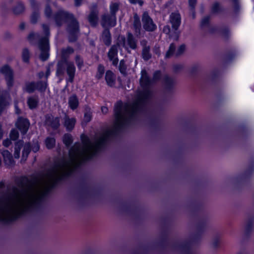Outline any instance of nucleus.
Wrapping results in <instances>:
<instances>
[{
  "instance_id": "obj_57",
  "label": "nucleus",
  "mask_w": 254,
  "mask_h": 254,
  "mask_svg": "<svg viewBox=\"0 0 254 254\" xmlns=\"http://www.w3.org/2000/svg\"><path fill=\"white\" fill-rule=\"evenodd\" d=\"M50 74V70L49 68H48L47 69L46 74V78H48V77L49 76Z\"/></svg>"
},
{
  "instance_id": "obj_42",
  "label": "nucleus",
  "mask_w": 254,
  "mask_h": 254,
  "mask_svg": "<svg viewBox=\"0 0 254 254\" xmlns=\"http://www.w3.org/2000/svg\"><path fill=\"white\" fill-rule=\"evenodd\" d=\"M185 47L184 45H181L180 46L179 48L178 49L176 53H175L176 55L177 56H178L180 55H181L185 51Z\"/></svg>"
},
{
  "instance_id": "obj_14",
  "label": "nucleus",
  "mask_w": 254,
  "mask_h": 254,
  "mask_svg": "<svg viewBox=\"0 0 254 254\" xmlns=\"http://www.w3.org/2000/svg\"><path fill=\"white\" fill-rule=\"evenodd\" d=\"M170 21L172 28L177 30L181 23V16L178 12L172 13L170 16Z\"/></svg>"
},
{
  "instance_id": "obj_46",
  "label": "nucleus",
  "mask_w": 254,
  "mask_h": 254,
  "mask_svg": "<svg viewBox=\"0 0 254 254\" xmlns=\"http://www.w3.org/2000/svg\"><path fill=\"white\" fill-rule=\"evenodd\" d=\"M38 36V35L37 34L31 33L29 35L28 38L30 41L32 42L33 39L37 38Z\"/></svg>"
},
{
  "instance_id": "obj_36",
  "label": "nucleus",
  "mask_w": 254,
  "mask_h": 254,
  "mask_svg": "<svg viewBox=\"0 0 254 254\" xmlns=\"http://www.w3.org/2000/svg\"><path fill=\"white\" fill-rule=\"evenodd\" d=\"M111 15H115L116 12L118 10L119 5L117 3H112L110 6Z\"/></svg>"
},
{
  "instance_id": "obj_32",
  "label": "nucleus",
  "mask_w": 254,
  "mask_h": 254,
  "mask_svg": "<svg viewBox=\"0 0 254 254\" xmlns=\"http://www.w3.org/2000/svg\"><path fill=\"white\" fill-rule=\"evenodd\" d=\"M22 57L23 62L25 63H28L30 58V53L28 49H23L22 54Z\"/></svg>"
},
{
  "instance_id": "obj_61",
  "label": "nucleus",
  "mask_w": 254,
  "mask_h": 254,
  "mask_svg": "<svg viewBox=\"0 0 254 254\" xmlns=\"http://www.w3.org/2000/svg\"><path fill=\"white\" fill-rule=\"evenodd\" d=\"M191 12H192V16L194 18L195 17V13H194V9H191Z\"/></svg>"
},
{
  "instance_id": "obj_7",
  "label": "nucleus",
  "mask_w": 254,
  "mask_h": 254,
  "mask_svg": "<svg viewBox=\"0 0 254 254\" xmlns=\"http://www.w3.org/2000/svg\"><path fill=\"white\" fill-rule=\"evenodd\" d=\"M142 21L144 29L147 31H153L157 28L156 24L146 12L142 15Z\"/></svg>"
},
{
  "instance_id": "obj_43",
  "label": "nucleus",
  "mask_w": 254,
  "mask_h": 254,
  "mask_svg": "<svg viewBox=\"0 0 254 254\" xmlns=\"http://www.w3.org/2000/svg\"><path fill=\"white\" fill-rule=\"evenodd\" d=\"M92 116L90 113H85L84 116V121L86 123L89 122L91 120Z\"/></svg>"
},
{
  "instance_id": "obj_10",
  "label": "nucleus",
  "mask_w": 254,
  "mask_h": 254,
  "mask_svg": "<svg viewBox=\"0 0 254 254\" xmlns=\"http://www.w3.org/2000/svg\"><path fill=\"white\" fill-rule=\"evenodd\" d=\"M116 23V17L115 15L105 14L103 15L101 21V25L104 27H113Z\"/></svg>"
},
{
  "instance_id": "obj_34",
  "label": "nucleus",
  "mask_w": 254,
  "mask_h": 254,
  "mask_svg": "<svg viewBox=\"0 0 254 254\" xmlns=\"http://www.w3.org/2000/svg\"><path fill=\"white\" fill-rule=\"evenodd\" d=\"M44 15L45 17L48 18H51L52 17V10L50 6L47 4L46 5L45 9H44Z\"/></svg>"
},
{
  "instance_id": "obj_59",
  "label": "nucleus",
  "mask_w": 254,
  "mask_h": 254,
  "mask_svg": "<svg viewBox=\"0 0 254 254\" xmlns=\"http://www.w3.org/2000/svg\"><path fill=\"white\" fill-rule=\"evenodd\" d=\"M15 110H16V113L18 114H20V110L18 109L16 104L15 105Z\"/></svg>"
},
{
  "instance_id": "obj_39",
  "label": "nucleus",
  "mask_w": 254,
  "mask_h": 254,
  "mask_svg": "<svg viewBox=\"0 0 254 254\" xmlns=\"http://www.w3.org/2000/svg\"><path fill=\"white\" fill-rule=\"evenodd\" d=\"M126 68L127 67L124 61L121 60L119 64V70L120 72L123 74H125L126 73Z\"/></svg>"
},
{
  "instance_id": "obj_51",
  "label": "nucleus",
  "mask_w": 254,
  "mask_h": 254,
  "mask_svg": "<svg viewBox=\"0 0 254 254\" xmlns=\"http://www.w3.org/2000/svg\"><path fill=\"white\" fill-rule=\"evenodd\" d=\"M141 45L143 47V48L144 47L147 46V41L145 40H143L140 42Z\"/></svg>"
},
{
  "instance_id": "obj_28",
  "label": "nucleus",
  "mask_w": 254,
  "mask_h": 254,
  "mask_svg": "<svg viewBox=\"0 0 254 254\" xmlns=\"http://www.w3.org/2000/svg\"><path fill=\"white\" fill-rule=\"evenodd\" d=\"M133 27L136 33H139L141 24L139 19L136 14L134 16Z\"/></svg>"
},
{
  "instance_id": "obj_15",
  "label": "nucleus",
  "mask_w": 254,
  "mask_h": 254,
  "mask_svg": "<svg viewBox=\"0 0 254 254\" xmlns=\"http://www.w3.org/2000/svg\"><path fill=\"white\" fill-rule=\"evenodd\" d=\"M5 164L8 166H11L14 164V161L10 152L8 150H4L1 152Z\"/></svg>"
},
{
  "instance_id": "obj_37",
  "label": "nucleus",
  "mask_w": 254,
  "mask_h": 254,
  "mask_svg": "<svg viewBox=\"0 0 254 254\" xmlns=\"http://www.w3.org/2000/svg\"><path fill=\"white\" fill-rule=\"evenodd\" d=\"M175 49V47L173 44H171L169 47V49L168 51L167 52L165 58H169L171 56L173 55V54L174 53Z\"/></svg>"
},
{
  "instance_id": "obj_30",
  "label": "nucleus",
  "mask_w": 254,
  "mask_h": 254,
  "mask_svg": "<svg viewBox=\"0 0 254 254\" xmlns=\"http://www.w3.org/2000/svg\"><path fill=\"white\" fill-rule=\"evenodd\" d=\"M36 84L37 87V90L41 92L45 91L47 86V82L45 81L37 82H36Z\"/></svg>"
},
{
  "instance_id": "obj_63",
  "label": "nucleus",
  "mask_w": 254,
  "mask_h": 254,
  "mask_svg": "<svg viewBox=\"0 0 254 254\" xmlns=\"http://www.w3.org/2000/svg\"><path fill=\"white\" fill-rule=\"evenodd\" d=\"M234 3H236L237 0H232Z\"/></svg>"
},
{
  "instance_id": "obj_2",
  "label": "nucleus",
  "mask_w": 254,
  "mask_h": 254,
  "mask_svg": "<svg viewBox=\"0 0 254 254\" xmlns=\"http://www.w3.org/2000/svg\"><path fill=\"white\" fill-rule=\"evenodd\" d=\"M54 18L56 24L58 26L61 25L64 22L68 23L67 30L69 34V40L70 42L74 41L79 32V25L73 15L60 9L55 14Z\"/></svg>"
},
{
  "instance_id": "obj_62",
  "label": "nucleus",
  "mask_w": 254,
  "mask_h": 254,
  "mask_svg": "<svg viewBox=\"0 0 254 254\" xmlns=\"http://www.w3.org/2000/svg\"><path fill=\"white\" fill-rule=\"evenodd\" d=\"M250 226L249 225V224H248L246 225V229L247 230H249V229H250Z\"/></svg>"
},
{
  "instance_id": "obj_41",
  "label": "nucleus",
  "mask_w": 254,
  "mask_h": 254,
  "mask_svg": "<svg viewBox=\"0 0 254 254\" xmlns=\"http://www.w3.org/2000/svg\"><path fill=\"white\" fill-rule=\"evenodd\" d=\"M164 80L166 84L168 86L173 85L174 83V80L168 76H165L164 77Z\"/></svg>"
},
{
  "instance_id": "obj_9",
  "label": "nucleus",
  "mask_w": 254,
  "mask_h": 254,
  "mask_svg": "<svg viewBox=\"0 0 254 254\" xmlns=\"http://www.w3.org/2000/svg\"><path fill=\"white\" fill-rule=\"evenodd\" d=\"M119 46V45L117 43V44L111 46L107 54L109 61L111 62L112 64L115 66L117 65L119 62L118 58Z\"/></svg>"
},
{
  "instance_id": "obj_4",
  "label": "nucleus",
  "mask_w": 254,
  "mask_h": 254,
  "mask_svg": "<svg viewBox=\"0 0 254 254\" xmlns=\"http://www.w3.org/2000/svg\"><path fill=\"white\" fill-rule=\"evenodd\" d=\"M118 43L127 50L128 49L135 50L137 48V40L130 32L127 33L126 38L123 36H119Z\"/></svg>"
},
{
  "instance_id": "obj_52",
  "label": "nucleus",
  "mask_w": 254,
  "mask_h": 254,
  "mask_svg": "<svg viewBox=\"0 0 254 254\" xmlns=\"http://www.w3.org/2000/svg\"><path fill=\"white\" fill-rule=\"evenodd\" d=\"M182 66L180 64H176L174 66V69L175 70L177 71L179 69L182 68Z\"/></svg>"
},
{
  "instance_id": "obj_31",
  "label": "nucleus",
  "mask_w": 254,
  "mask_h": 254,
  "mask_svg": "<svg viewBox=\"0 0 254 254\" xmlns=\"http://www.w3.org/2000/svg\"><path fill=\"white\" fill-rule=\"evenodd\" d=\"M72 136L70 134H65L63 137V142L66 146H69L72 143Z\"/></svg>"
},
{
  "instance_id": "obj_18",
  "label": "nucleus",
  "mask_w": 254,
  "mask_h": 254,
  "mask_svg": "<svg viewBox=\"0 0 254 254\" xmlns=\"http://www.w3.org/2000/svg\"><path fill=\"white\" fill-rule=\"evenodd\" d=\"M102 39L104 43L107 46H109L111 44V35L108 29H105L103 32Z\"/></svg>"
},
{
  "instance_id": "obj_54",
  "label": "nucleus",
  "mask_w": 254,
  "mask_h": 254,
  "mask_svg": "<svg viewBox=\"0 0 254 254\" xmlns=\"http://www.w3.org/2000/svg\"><path fill=\"white\" fill-rule=\"evenodd\" d=\"M20 29L24 30L25 27V24L24 23H21L19 26Z\"/></svg>"
},
{
  "instance_id": "obj_17",
  "label": "nucleus",
  "mask_w": 254,
  "mask_h": 254,
  "mask_svg": "<svg viewBox=\"0 0 254 254\" xmlns=\"http://www.w3.org/2000/svg\"><path fill=\"white\" fill-rule=\"evenodd\" d=\"M74 52V49L72 48L68 47L63 48L61 51V56L62 60L64 61H68L67 60L69 56Z\"/></svg>"
},
{
  "instance_id": "obj_29",
  "label": "nucleus",
  "mask_w": 254,
  "mask_h": 254,
  "mask_svg": "<svg viewBox=\"0 0 254 254\" xmlns=\"http://www.w3.org/2000/svg\"><path fill=\"white\" fill-rule=\"evenodd\" d=\"M149 47H144L142 50V57L145 60H149L151 57V55L149 53Z\"/></svg>"
},
{
  "instance_id": "obj_35",
  "label": "nucleus",
  "mask_w": 254,
  "mask_h": 254,
  "mask_svg": "<svg viewBox=\"0 0 254 254\" xmlns=\"http://www.w3.org/2000/svg\"><path fill=\"white\" fill-rule=\"evenodd\" d=\"M75 63L78 68L80 69L83 65V60L79 55H76L75 57Z\"/></svg>"
},
{
  "instance_id": "obj_16",
  "label": "nucleus",
  "mask_w": 254,
  "mask_h": 254,
  "mask_svg": "<svg viewBox=\"0 0 254 254\" xmlns=\"http://www.w3.org/2000/svg\"><path fill=\"white\" fill-rule=\"evenodd\" d=\"M76 123V119L74 118H70L68 116L65 115L64 118V126L67 130L70 131L73 129Z\"/></svg>"
},
{
  "instance_id": "obj_12",
  "label": "nucleus",
  "mask_w": 254,
  "mask_h": 254,
  "mask_svg": "<svg viewBox=\"0 0 254 254\" xmlns=\"http://www.w3.org/2000/svg\"><path fill=\"white\" fill-rule=\"evenodd\" d=\"M66 70L68 76V81L72 82L75 76V67L73 62L66 61Z\"/></svg>"
},
{
  "instance_id": "obj_45",
  "label": "nucleus",
  "mask_w": 254,
  "mask_h": 254,
  "mask_svg": "<svg viewBox=\"0 0 254 254\" xmlns=\"http://www.w3.org/2000/svg\"><path fill=\"white\" fill-rule=\"evenodd\" d=\"M161 76V72L159 71H156L154 72L153 75V80L155 81L158 80Z\"/></svg>"
},
{
  "instance_id": "obj_11",
  "label": "nucleus",
  "mask_w": 254,
  "mask_h": 254,
  "mask_svg": "<svg viewBox=\"0 0 254 254\" xmlns=\"http://www.w3.org/2000/svg\"><path fill=\"white\" fill-rule=\"evenodd\" d=\"M30 123L26 119L19 118L16 123V126L20 130L22 133L25 134L27 132L29 127Z\"/></svg>"
},
{
  "instance_id": "obj_13",
  "label": "nucleus",
  "mask_w": 254,
  "mask_h": 254,
  "mask_svg": "<svg viewBox=\"0 0 254 254\" xmlns=\"http://www.w3.org/2000/svg\"><path fill=\"white\" fill-rule=\"evenodd\" d=\"M88 20L90 24L95 27L98 24V11L96 9V6L95 8L91 9L88 16Z\"/></svg>"
},
{
  "instance_id": "obj_38",
  "label": "nucleus",
  "mask_w": 254,
  "mask_h": 254,
  "mask_svg": "<svg viewBox=\"0 0 254 254\" xmlns=\"http://www.w3.org/2000/svg\"><path fill=\"white\" fill-rule=\"evenodd\" d=\"M18 136L19 133L17 130L13 129L11 130L10 133V137L11 139L15 140L18 138Z\"/></svg>"
},
{
  "instance_id": "obj_55",
  "label": "nucleus",
  "mask_w": 254,
  "mask_h": 254,
  "mask_svg": "<svg viewBox=\"0 0 254 254\" xmlns=\"http://www.w3.org/2000/svg\"><path fill=\"white\" fill-rule=\"evenodd\" d=\"M3 131L1 128V125L0 124V139H1L3 136Z\"/></svg>"
},
{
  "instance_id": "obj_20",
  "label": "nucleus",
  "mask_w": 254,
  "mask_h": 254,
  "mask_svg": "<svg viewBox=\"0 0 254 254\" xmlns=\"http://www.w3.org/2000/svg\"><path fill=\"white\" fill-rule=\"evenodd\" d=\"M68 105L70 108L73 110L76 109L79 105V101L75 95H72L68 98Z\"/></svg>"
},
{
  "instance_id": "obj_47",
  "label": "nucleus",
  "mask_w": 254,
  "mask_h": 254,
  "mask_svg": "<svg viewBox=\"0 0 254 254\" xmlns=\"http://www.w3.org/2000/svg\"><path fill=\"white\" fill-rule=\"evenodd\" d=\"M189 5L191 9H194L196 0H189Z\"/></svg>"
},
{
  "instance_id": "obj_58",
  "label": "nucleus",
  "mask_w": 254,
  "mask_h": 254,
  "mask_svg": "<svg viewBox=\"0 0 254 254\" xmlns=\"http://www.w3.org/2000/svg\"><path fill=\"white\" fill-rule=\"evenodd\" d=\"M44 75V73L43 72H40L38 74V76L40 78H42L43 77Z\"/></svg>"
},
{
  "instance_id": "obj_40",
  "label": "nucleus",
  "mask_w": 254,
  "mask_h": 254,
  "mask_svg": "<svg viewBox=\"0 0 254 254\" xmlns=\"http://www.w3.org/2000/svg\"><path fill=\"white\" fill-rule=\"evenodd\" d=\"M221 9V7L220 4L218 2H215L212 7V11L214 13H216L219 12Z\"/></svg>"
},
{
  "instance_id": "obj_50",
  "label": "nucleus",
  "mask_w": 254,
  "mask_h": 254,
  "mask_svg": "<svg viewBox=\"0 0 254 254\" xmlns=\"http://www.w3.org/2000/svg\"><path fill=\"white\" fill-rule=\"evenodd\" d=\"M163 31L167 34H168L170 31V28L169 26H165L163 28Z\"/></svg>"
},
{
  "instance_id": "obj_49",
  "label": "nucleus",
  "mask_w": 254,
  "mask_h": 254,
  "mask_svg": "<svg viewBox=\"0 0 254 254\" xmlns=\"http://www.w3.org/2000/svg\"><path fill=\"white\" fill-rule=\"evenodd\" d=\"M129 1L132 3H139L140 5H142L143 4V1L141 0H129Z\"/></svg>"
},
{
  "instance_id": "obj_23",
  "label": "nucleus",
  "mask_w": 254,
  "mask_h": 254,
  "mask_svg": "<svg viewBox=\"0 0 254 254\" xmlns=\"http://www.w3.org/2000/svg\"><path fill=\"white\" fill-rule=\"evenodd\" d=\"M23 146V142L19 141L15 143L14 147V156L15 158H19L21 147Z\"/></svg>"
},
{
  "instance_id": "obj_8",
  "label": "nucleus",
  "mask_w": 254,
  "mask_h": 254,
  "mask_svg": "<svg viewBox=\"0 0 254 254\" xmlns=\"http://www.w3.org/2000/svg\"><path fill=\"white\" fill-rule=\"evenodd\" d=\"M31 148H32V151L34 152H36L39 150L40 146L38 141L36 140L33 144L32 147L29 143L25 144L23 146V150L22 151V161H25L26 160L28 154L30 152Z\"/></svg>"
},
{
  "instance_id": "obj_27",
  "label": "nucleus",
  "mask_w": 254,
  "mask_h": 254,
  "mask_svg": "<svg viewBox=\"0 0 254 254\" xmlns=\"http://www.w3.org/2000/svg\"><path fill=\"white\" fill-rule=\"evenodd\" d=\"M56 143L55 139L54 137H48L45 139V144L47 148H53Z\"/></svg>"
},
{
  "instance_id": "obj_3",
  "label": "nucleus",
  "mask_w": 254,
  "mask_h": 254,
  "mask_svg": "<svg viewBox=\"0 0 254 254\" xmlns=\"http://www.w3.org/2000/svg\"><path fill=\"white\" fill-rule=\"evenodd\" d=\"M43 31L45 36L40 39L39 48L41 50L40 58L43 61H46L49 58V37L50 36L49 27L48 25H42Z\"/></svg>"
},
{
  "instance_id": "obj_44",
  "label": "nucleus",
  "mask_w": 254,
  "mask_h": 254,
  "mask_svg": "<svg viewBox=\"0 0 254 254\" xmlns=\"http://www.w3.org/2000/svg\"><path fill=\"white\" fill-rule=\"evenodd\" d=\"M209 22V17H204L201 22V26H204L206 25Z\"/></svg>"
},
{
  "instance_id": "obj_5",
  "label": "nucleus",
  "mask_w": 254,
  "mask_h": 254,
  "mask_svg": "<svg viewBox=\"0 0 254 254\" xmlns=\"http://www.w3.org/2000/svg\"><path fill=\"white\" fill-rule=\"evenodd\" d=\"M0 74L2 75L6 81L7 87L11 88L14 83V72L10 66L4 64L0 67Z\"/></svg>"
},
{
  "instance_id": "obj_19",
  "label": "nucleus",
  "mask_w": 254,
  "mask_h": 254,
  "mask_svg": "<svg viewBox=\"0 0 254 254\" xmlns=\"http://www.w3.org/2000/svg\"><path fill=\"white\" fill-rule=\"evenodd\" d=\"M105 79L107 84L110 86H113L115 83V77L114 73L111 70H108L106 72Z\"/></svg>"
},
{
  "instance_id": "obj_25",
  "label": "nucleus",
  "mask_w": 254,
  "mask_h": 254,
  "mask_svg": "<svg viewBox=\"0 0 254 254\" xmlns=\"http://www.w3.org/2000/svg\"><path fill=\"white\" fill-rule=\"evenodd\" d=\"M37 84L36 82H28L25 84V90L28 93H32L35 90H37Z\"/></svg>"
},
{
  "instance_id": "obj_48",
  "label": "nucleus",
  "mask_w": 254,
  "mask_h": 254,
  "mask_svg": "<svg viewBox=\"0 0 254 254\" xmlns=\"http://www.w3.org/2000/svg\"><path fill=\"white\" fill-rule=\"evenodd\" d=\"M2 144L3 146H4L6 147H7L10 145L11 141L8 139H6L3 141Z\"/></svg>"
},
{
  "instance_id": "obj_33",
  "label": "nucleus",
  "mask_w": 254,
  "mask_h": 254,
  "mask_svg": "<svg viewBox=\"0 0 254 254\" xmlns=\"http://www.w3.org/2000/svg\"><path fill=\"white\" fill-rule=\"evenodd\" d=\"M104 71H105V69H104V66H103L101 64L99 65V66L98 67L97 72V74L96 75V78L98 79H101L104 75Z\"/></svg>"
},
{
  "instance_id": "obj_53",
  "label": "nucleus",
  "mask_w": 254,
  "mask_h": 254,
  "mask_svg": "<svg viewBox=\"0 0 254 254\" xmlns=\"http://www.w3.org/2000/svg\"><path fill=\"white\" fill-rule=\"evenodd\" d=\"M101 111L103 113L106 114L108 112V109L106 107H102L101 108Z\"/></svg>"
},
{
  "instance_id": "obj_22",
  "label": "nucleus",
  "mask_w": 254,
  "mask_h": 254,
  "mask_svg": "<svg viewBox=\"0 0 254 254\" xmlns=\"http://www.w3.org/2000/svg\"><path fill=\"white\" fill-rule=\"evenodd\" d=\"M66 66L65 61L61 60L57 64V75L58 76L62 75L64 74Z\"/></svg>"
},
{
  "instance_id": "obj_1",
  "label": "nucleus",
  "mask_w": 254,
  "mask_h": 254,
  "mask_svg": "<svg viewBox=\"0 0 254 254\" xmlns=\"http://www.w3.org/2000/svg\"><path fill=\"white\" fill-rule=\"evenodd\" d=\"M151 80L145 70H142L140 84L142 90L131 104H123L118 102L114 108L115 121L113 130H107L97 134L93 138L82 134L81 139L82 145L76 143L69 151V158L63 159L55 162L54 166L46 173H71L83 161L91 158L105 144L109 137L114 132L123 127L138 113L144 109L148 100L151 97L150 85Z\"/></svg>"
},
{
  "instance_id": "obj_24",
  "label": "nucleus",
  "mask_w": 254,
  "mask_h": 254,
  "mask_svg": "<svg viewBox=\"0 0 254 254\" xmlns=\"http://www.w3.org/2000/svg\"><path fill=\"white\" fill-rule=\"evenodd\" d=\"M25 10L24 4L21 1H18L13 8V12L16 14H19L22 13Z\"/></svg>"
},
{
  "instance_id": "obj_6",
  "label": "nucleus",
  "mask_w": 254,
  "mask_h": 254,
  "mask_svg": "<svg viewBox=\"0 0 254 254\" xmlns=\"http://www.w3.org/2000/svg\"><path fill=\"white\" fill-rule=\"evenodd\" d=\"M29 1L32 10L30 16V22L33 24H35L40 17L39 11L40 4L35 0H29Z\"/></svg>"
},
{
  "instance_id": "obj_60",
  "label": "nucleus",
  "mask_w": 254,
  "mask_h": 254,
  "mask_svg": "<svg viewBox=\"0 0 254 254\" xmlns=\"http://www.w3.org/2000/svg\"><path fill=\"white\" fill-rule=\"evenodd\" d=\"M4 186V184L2 182H0V188H2Z\"/></svg>"
},
{
  "instance_id": "obj_26",
  "label": "nucleus",
  "mask_w": 254,
  "mask_h": 254,
  "mask_svg": "<svg viewBox=\"0 0 254 254\" xmlns=\"http://www.w3.org/2000/svg\"><path fill=\"white\" fill-rule=\"evenodd\" d=\"M38 102V98L36 97H29L27 101V104L30 109H34L36 107Z\"/></svg>"
},
{
  "instance_id": "obj_56",
  "label": "nucleus",
  "mask_w": 254,
  "mask_h": 254,
  "mask_svg": "<svg viewBox=\"0 0 254 254\" xmlns=\"http://www.w3.org/2000/svg\"><path fill=\"white\" fill-rule=\"evenodd\" d=\"M82 0H75V3L76 6H78L80 4Z\"/></svg>"
},
{
  "instance_id": "obj_21",
  "label": "nucleus",
  "mask_w": 254,
  "mask_h": 254,
  "mask_svg": "<svg viewBox=\"0 0 254 254\" xmlns=\"http://www.w3.org/2000/svg\"><path fill=\"white\" fill-rule=\"evenodd\" d=\"M47 123L53 128L56 129L60 126V118L59 117H49Z\"/></svg>"
}]
</instances>
